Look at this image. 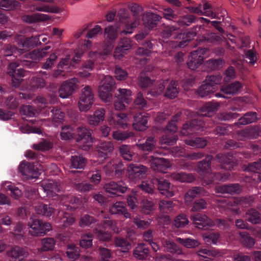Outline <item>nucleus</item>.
Here are the masks:
<instances>
[{
	"mask_svg": "<svg viewBox=\"0 0 261 261\" xmlns=\"http://www.w3.org/2000/svg\"><path fill=\"white\" fill-rule=\"evenodd\" d=\"M212 158L211 156H207L205 160L201 162L198 165V169L201 174H204L203 177V182L206 185H208L212 183L213 180L210 179L207 181V179L212 178L215 177L217 179L224 181L226 180L229 176V175L226 174L224 176H222L220 174L217 175H214L213 173L210 172V161Z\"/></svg>",
	"mask_w": 261,
	"mask_h": 261,
	"instance_id": "nucleus-1",
	"label": "nucleus"
},
{
	"mask_svg": "<svg viewBox=\"0 0 261 261\" xmlns=\"http://www.w3.org/2000/svg\"><path fill=\"white\" fill-rule=\"evenodd\" d=\"M94 94L91 88L87 86L81 90L78 101V108L81 112H87L94 103Z\"/></svg>",
	"mask_w": 261,
	"mask_h": 261,
	"instance_id": "nucleus-2",
	"label": "nucleus"
},
{
	"mask_svg": "<svg viewBox=\"0 0 261 261\" xmlns=\"http://www.w3.org/2000/svg\"><path fill=\"white\" fill-rule=\"evenodd\" d=\"M28 226L30 229L29 233L33 236H44L52 229L50 223L32 218L29 222Z\"/></svg>",
	"mask_w": 261,
	"mask_h": 261,
	"instance_id": "nucleus-3",
	"label": "nucleus"
},
{
	"mask_svg": "<svg viewBox=\"0 0 261 261\" xmlns=\"http://www.w3.org/2000/svg\"><path fill=\"white\" fill-rule=\"evenodd\" d=\"M107 228H109L115 233L119 232V228L117 227L115 222L111 220H106L103 221L102 225H98L95 229V234L97 238L102 241H108L110 239L111 234L106 231Z\"/></svg>",
	"mask_w": 261,
	"mask_h": 261,
	"instance_id": "nucleus-4",
	"label": "nucleus"
},
{
	"mask_svg": "<svg viewBox=\"0 0 261 261\" xmlns=\"http://www.w3.org/2000/svg\"><path fill=\"white\" fill-rule=\"evenodd\" d=\"M76 141L79 142V146L84 150H88L92 146V139L91 130L85 127H79L77 129Z\"/></svg>",
	"mask_w": 261,
	"mask_h": 261,
	"instance_id": "nucleus-5",
	"label": "nucleus"
},
{
	"mask_svg": "<svg viewBox=\"0 0 261 261\" xmlns=\"http://www.w3.org/2000/svg\"><path fill=\"white\" fill-rule=\"evenodd\" d=\"M147 170L143 165L130 164L127 169V176L130 180L135 182L145 176Z\"/></svg>",
	"mask_w": 261,
	"mask_h": 261,
	"instance_id": "nucleus-6",
	"label": "nucleus"
},
{
	"mask_svg": "<svg viewBox=\"0 0 261 261\" xmlns=\"http://www.w3.org/2000/svg\"><path fill=\"white\" fill-rule=\"evenodd\" d=\"M79 81L76 78H72L64 82L59 90V96L62 98H67L78 88Z\"/></svg>",
	"mask_w": 261,
	"mask_h": 261,
	"instance_id": "nucleus-7",
	"label": "nucleus"
},
{
	"mask_svg": "<svg viewBox=\"0 0 261 261\" xmlns=\"http://www.w3.org/2000/svg\"><path fill=\"white\" fill-rule=\"evenodd\" d=\"M113 47L114 45L112 42H105L102 46V52L91 51L88 53V57L94 62H99L111 54Z\"/></svg>",
	"mask_w": 261,
	"mask_h": 261,
	"instance_id": "nucleus-8",
	"label": "nucleus"
},
{
	"mask_svg": "<svg viewBox=\"0 0 261 261\" xmlns=\"http://www.w3.org/2000/svg\"><path fill=\"white\" fill-rule=\"evenodd\" d=\"M206 51L205 48H200L192 52L187 63L188 67L192 70L197 68L202 64L204 58L206 57L204 55Z\"/></svg>",
	"mask_w": 261,
	"mask_h": 261,
	"instance_id": "nucleus-9",
	"label": "nucleus"
},
{
	"mask_svg": "<svg viewBox=\"0 0 261 261\" xmlns=\"http://www.w3.org/2000/svg\"><path fill=\"white\" fill-rule=\"evenodd\" d=\"M50 48V46H46L44 48L40 50H35L31 53H30L27 58L31 59L32 61H23L22 64L29 68H32L34 66L35 63L39 61L43 57L46 56L47 54V50Z\"/></svg>",
	"mask_w": 261,
	"mask_h": 261,
	"instance_id": "nucleus-10",
	"label": "nucleus"
},
{
	"mask_svg": "<svg viewBox=\"0 0 261 261\" xmlns=\"http://www.w3.org/2000/svg\"><path fill=\"white\" fill-rule=\"evenodd\" d=\"M19 66L17 63H12L10 64L8 69L9 74L12 76V85L14 87H17L19 85L21 81V77L24 76V71L20 68L16 69Z\"/></svg>",
	"mask_w": 261,
	"mask_h": 261,
	"instance_id": "nucleus-11",
	"label": "nucleus"
},
{
	"mask_svg": "<svg viewBox=\"0 0 261 261\" xmlns=\"http://www.w3.org/2000/svg\"><path fill=\"white\" fill-rule=\"evenodd\" d=\"M15 40L19 46L22 47L25 50L29 49L41 43L40 39L37 36L24 38L21 35H17Z\"/></svg>",
	"mask_w": 261,
	"mask_h": 261,
	"instance_id": "nucleus-12",
	"label": "nucleus"
},
{
	"mask_svg": "<svg viewBox=\"0 0 261 261\" xmlns=\"http://www.w3.org/2000/svg\"><path fill=\"white\" fill-rule=\"evenodd\" d=\"M114 149V147L111 142H100L97 146V157L98 158V164L102 163L109 154Z\"/></svg>",
	"mask_w": 261,
	"mask_h": 261,
	"instance_id": "nucleus-13",
	"label": "nucleus"
},
{
	"mask_svg": "<svg viewBox=\"0 0 261 261\" xmlns=\"http://www.w3.org/2000/svg\"><path fill=\"white\" fill-rule=\"evenodd\" d=\"M195 226L199 229H207L214 225V222L205 215L196 214L191 217Z\"/></svg>",
	"mask_w": 261,
	"mask_h": 261,
	"instance_id": "nucleus-14",
	"label": "nucleus"
},
{
	"mask_svg": "<svg viewBox=\"0 0 261 261\" xmlns=\"http://www.w3.org/2000/svg\"><path fill=\"white\" fill-rule=\"evenodd\" d=\"M19 170L28 179L36 178L40 174L39 171L34 169L33 165L28 163L21 162L19 166Z\"/></svg>",
	"mask_w": 261,
	"mask_h": 261,
	"instance_id": "nucleus-15",
	"label": "nucleus"
},
{
	"mask_svg": "<svg viewBox=\"0 0 261 261\" xmlns=\"http://www.w3.org/2000/svg\"><path fill=\"white\" fill-rule=\"evenodd\" d=\"M7 255L12 261H23L28 256V253L24 249L15 246L8 251Z\"/></svg>",
	"mask_w": 261,
	"mask_h": 261,
	"instance_id": "nucleus-16",
	"label": "nucleus"
},
{
	"mask_svg": "<svg viewBox=\"0 0 261 261\" xmlns=\"http://www.w3.org/2000/svg\"><path fill=\"white\" fill-rule=\"evenodd\" d=\"M131 47L130 41L129 39L125 38L122 39L119 42L115 50L114 57L115 59H120L126 53V51L129 50Z\"/></svg>",
	"mask_w": 261,
	"mask_h": 261,
	"instance_id": "nucleus-17",
	"label": "nucleus"
},
{
	"mask_svg": "<svg viewBox=\"0 0 261 261\" xmlns=\"http://www.w3.org/2000/svg\"><path fill=\"white\" fill-rule=\"evenodd\" d=\"M150 165L153 170L164 173L171 167L169 161L164 158L153 159Z\"/></svg>",
	"mask_w": 261,
	"mask_h": 261,
	"instance_id": "nucleus-18",
	"label": "nucleus"
},
{
	"mask_svg": "<svg viewBox=\"0 0 261 261\" xmlns=\"http://www.w3.org/2000/svg\"><path fill=\"white\" fill-rule=\"evenodd\" d=\"M106 191L110 193L117 194V193H124L127 189V186L122 181L118 182H111L105 186Z\"/></svg>",
	"mask_w": 261,
	"mask_h": 261,
	"instance_id": "nucleus-19",
	"label": "nucleus"
},
{
	"mask_svg": "<svg viewBox=\"0 0 261 261\" xmlns=\"http://www.w3.org/2000/svg\"><path fill=\"white\" fill-rule=\"evenodd\" d=\"M203 121L194 120L190 124L186 123L183 126L180 133L181 135L186 136L193 134L200 127H203Z\"/></svg>",
	"mask_w": 261,
	"mask_h": 261,
	"instance_id": "nucleus-20",
	"label": "nucleus"
},
{
	"mask_svg": "<svg viewBox=\"0 0 261 261\" xmlns=\"http://www.w3.org/2000/svg\"><path fill=\"white\" fill-rule=\"evenodd\" d=\"M147 117L145 114L139 113L134 117V128L139 131H143L147 127Z\"/></svg>",
	"mask_w": 261,
	"mask_h": 261,
	"instance_id": "nucleus-21",
	"label": "nucleus"
},
{
	"mask_svg": "<svg viewBox=\"0 0 261 261\" xmlns=\"http://www.w3.org/2000/svg\"><path fill=\"white\" fill-rule=\"evenodd\" d=\"M105 115V110L103 109H98L95 111L93 115H89L87 116L88 123L91 125L97 126L103 121Z\"/></svg>",
	"mask_w": 261,
	"mask_h": 261,
	"instance_id": "nucleus-22",
	"label": "nucleus"
},
{
	"mask_svg": "<svg viewBox=\"0 0 261 261\" xmlns=\"http://www.w3.org/2000/svg\"><path fill=\"white\" fill-rule=\"evenodd\" d=\"M158 189L160 193L167 197H172L174 195L172 188L170 186L169 181L165 179H158Z\"/></svg>",
	"mask_w": 261,
	"mask_h": 261,
	"instance_id": "nucleus-23",
	"label": "nucleus"
},
{
	"mask_svg": "<svg viewBox=\"0 0 261 261\" xmlns=\"http://www.w3.org/2000/svg\"><path fill=\"white\" fill-rule=\"evenodd\" d=\"M108 120L111 124L118 125L123 128H125L128 126L130 118L124 113L118 114L115 119L111 116H109Z\"/></svg>",
	"mask_w": 261,
	"mask_h": 261,
	"instance_id": "nucleus-24",
	"label": "nucleus"
},
{
	"mask_svg": "<svg viewBox=\"0 0 261 261\" xmlns=\"http://www.w3.org/2000/svg\"><path fill=\"white\" fill-rule=\"evenodd\" d=\"M41 190L46 193L49 197H54L53 193L58 192L59 187L57 182L53 180L44 181L41 184Z\"/></svg>",
	"mask_w": 261,
	"mask_h": 261,
	"instance_id": "nucleus-25",
	"label": "nucleus"
},
{
	"mask_svg": "<svg viewBox=\"0 0 261 261\" xmlns=\"http://www.w3.org/2000/svg\"><path fill=\"white\" fill-rule=\"evenodd\" d=\"M110 212L112 214H122L126 218L130 217V215L127 212L125 203L122 202L114 203L110 208Z\"/></svg>",
	"mask_w": 261,
	"mask_h": 261,
	"instance_id": "nucleus-26",
	"label": "nucleus"
},
{
	"mask_svg": "<svg viewBox=\"0 0 261 261\" xmlns=\"http://www.w3.org/2000/svg\"><path fill=\"white\" fill-rule=\"evenodd\" d=\"M242 84L239 82H236L228 86L222 87L221 91L225 94H235L241 91Z\"/></svg>",
	"mask_w": 261,
	"mask_h": 261,
	"instance_id": "nucleus-27",
	"label": "nucleus"
},
{
	"mask_svg": "<svg viewBox=\"0 0 261 261\" xmlns=\"http://www.w3.org/2000/svg\"><path fill=\"white\" fill-rule=\"evenodd\" d=\"M204 190L201 188L195 187L190 190L185 195V200L187 204H189L192 200L198 195H203Z\"/></svg>",
	"mask_w": 261,
	"mask_h": 261,
	"instance_id": "nucleus-28",
	"label": "nucleus"
},
{
	"mask_svg": "<svg viewBox=\"0 0 261 261\" xmlns=\"http://www.w3.org/2000/svg\"><path fill=\"white\" fill-rule=\"evenodd\" d=\"M35 211L39 215L50 217L54 213V209L47 205L38 203L34 206Z\"/></svg>",
	"mask_w": 261,
	"mask_h": 261,
	"instance_id": "nucleus-29",
	"label": "nucleus"
},
{
	"mask_svg": "<svg viewBox=\"0 0 261 261\" xmlns=\"http://www.w3.org/2000/svg\"><path fill=\"white\" fill-rule=\"evenodd\" d=\"M118 94L116 95V98L129 104L132 100V92L129 89H119Z\"/></svg>",
	"mask_w": 261,
	"mask_h": 261,
	"instance_id": "nucleus-30",
	"label": "nucleus"
},
{
	"mask_svg": "<svg viewBox=\"0 0 261 261\" xmlns=\"http://www.w3.org/2000/svg\"><path fill=\"white\" fill-rule=\"evenodd\" d=\"M193 12L196 14H203L213 18L216 16V13L212 10L211 6L208 3L204 4L203 11L201 10V7H198L193 8Z\"/></svg>",
	"mask_w": 261,
	"mask_h": 261,
	"instance_id": "nucleus-31",
	"label": "nucleus"
},
{
	"mask_svg": "<svg viewBox=\"0 0 261 261\" xmlns=\"http://www.w3.org/2000/svg\"><path fill=\"white\" fill-rule=\"evenodd\" d=\"M156 141L153 137H148L145 143H137L136 146L144 151H150L153 150L155 147Z\"/></svg>",
	"mask_w": 261,
	"mask_h": 261,
	"instance_id": "nucleus-32",
	"label": "nucleus"
},
{
	"mask_svg": "<svg viewBox=\"0 0 261 261\" xmlns=\"http://www.w3.org/2000/svg\"><path fill=\"white\" fill-rule=\"evenodd\" d=\"M162 244L167 251L177 254H182V250L173 242L170 240H165L162 242Z\"/></svg>",
	"mask_w": 261,
	"mask_h": 261,
	"instance_id": "nucleus-33",
	"label": "nucleus"
},
{
	"mask_svg": "<svg viewBox=\"0 0 261 261\" xmlns=\"http://www.w3.org/2000/svg\"><path fill=\"white\" fill-rule=\"evenodd\" d=\"M218 193H238L240 191V187L238 185H224L218 187L216 189Z\"/></svg>",
	"mask_w": 261,
	"mask_h": 261,
	"instance_id": "nucleus-34",
	"label": "nucleus"
},
{
	"mask_svg": "<svg viewBox=\"0 0 261 261\" xmlns=\"http://www.w3.org/2000/svg\"><path fill=\"white\" fill-rule=\"evenodd\" d=\"M122 166V164L121 163H119L117 164V161L116 160H112L110 162H109L104 167L103 170L106 174L110 175L115 170L116 173H118L119 172V169L118 168H121Z\"/></svg>",
	"mask_w": 261,
	"mask_h": 261,
	"instance_id": "nucleus-35",
	"label": "nucleus"
},
{
	"mask_svg": "<svg viewBox=\"0 0 261 261\" xmlns=\"http://www.w3.org/2000/svg\"><path fill=\"white\" fill-rule=\"evenodd\" d=\"M2 186L4 189L10 191L11 196L14 199H17L21 195V191L9 181L3 182Z\"/></svg>",
	"mask_w": 261,
	"mask_h": 261,
	"instance_id": "nucleus-36",
	"label": "nucleus"
},
{
	"mask_svg": "<svg viewBox=\"0 0 261 261\" xmlns=\"http://www.w3.org/2000/svg\"><path fill=\"white\" fill-rule=\"evenodd\" d=\"M20 7V3L16 1L3 0L0 2V8L4 10H12Z\"/></svg>",
	"mask_w": 261,
	"mask_h": 261,
	"instance_id": "nucleus-37",
	"label": "nucleus"
},
{
	"mask_svg": "<svg viewBox=\"0 0 261 261\" xmlns=\"http://www.w3.org/2000/svg\"><path fill=\"white\" fill-rule=\"evenodd\" d=\"M58 215L59 217H62L59 222L60 226L67 227L72 225L74 222L75 218L72 215L65 213L62 216V213L59 212Z\"/></svg>",
	"mask_w": 261,
	"mask_h": 261,
	"instance_id": "nucleus-38",
	"label": "nucleus"
},
{
	"mask_svg": "<svg viewBox=\"0 0 261 261\" xmlns=\"http://www.w3.org/2000/svg\"><path fill=\"white\" fill-rule=\"evenodd\" d=\"M217 109V106L216 105L207 103L201 108L200 114L203 116L211 117Z\"/></svg>",
	"mask_w": 261,
	"mask_h": 261,
	"instance_id": "nucleus-39",
	"label": "nucleus"
},
{
	"mask_svg": "<svg viewBox=\"0 0 261 261\" xmlns=\"http://www.w3.org/2000/svg\"><path fill=\"white\" fill-rule=\"evenodd\" d=\"M112 89L106 88L105 86H99V95L100 99L106 102H110L112 99V94L111 93Z\"/></svg>",
	"mask_w": 261,
	"mask_h": 261,
	"instance_id": "nucleus-40",
	"label": "nucleus"
},
{
	"mask_svg": "<svg viewBox=\"0 0 261 261\" xmlns=\"http://www.w3.org/2000/svg\"><path fill=\"white\" fill-rule=\"evenodd\" d=\"M221 81L220 75H211L207 76L204 81L209 87L214 89V92L218 89V85Z\"/></svg>",
	"mask_w": 261,
	"mask_h": 261,
	"instance_id": "nucleus-41",
	"label": "nucleus"
},
{
	"mask_svg": "<svg viewBox=\"0 0 261 261\" xmlns=\"http://www.w3.org/2000/svg\"><path fill=\"white\" fill-rule=\"evenodd\" d=\"M149 250L144 244H140L138 245L134 252L135 257L139 259H143L148 254Z\"/></svg>",
	"mask_w": 261,
	"mask_h": 261,
	"instance_id": "nucleus-42",
	"label": "nucleus"
},
{
	"mask_svg": "<svg viewBox=\"0 0 261 261\" xmlns=\"http://www.w3.org/2000/svg\"><path fill=\"white\" fill-rule=\"evenodd\" d=\"M56 244V241L51 238H44L41 240V247L39 249L41 251L52 250Z\"/></svg>",
	"mask_w": 261,
	"mask_h": 261,
	"instance_id": "nucleus-43",
	"label": "nucleus"
},
{
	"mask_svg": "<svg viewBox=\"0 0 261 261\" xmlns=\"http://www.w3.org/2000/svg\"><path fill=\"white\" fill-rule=\"evenodd\" d=\"M66 254L69 259L74 260L80 256V249L73 244L69 245L67 246Z\"/></svg>",
	"mask_w": 261,
	"mask_h": 261,
	"instance_id": "nucleus-44",
	"label": "nucleus"
},
{
	"mask_svg": "<svg viewBox=\"0 0 261 261\" xmlns=\"http://www.w3.org/2000/svg\"><path fill=\"white\" fill-rule=\"evenodd\" d=\"M214 92V89L209 87L204 82L197 90V94L201 97H210Z\"/></svg>",
	"mask_w": 261,
	"mask_h": 261,
	"instance_id": "nucleus-45",
	"label": "nucleus"
},
{
	"mask_svg": "<svg viewBox=\"0 0 261 261\" xmlns=\"http://www.w3.org/2000/svg\"><path fill=\"white\" fill-rule=\"evenodd\" d=\"M176 86V83L175 81H171L167 88L165 94V96L170 98H173L176 97L178 93Z\"/></svg>",
	"mask_w": 261,
	"mask_h": 261,
	"instance_id": "nucleus-46",
	"label": "nucleus"
},
{
	"mask_svg": "<svg viewBox=\"0 0 261 261\" xmlns=\"http://www.w3.org/2000/svg\"><path fill=\"white\" fill-rule=\"evenodd\" d=\"M257 120L256 114L255 112L246 113L243 117H241L238 122V124L245 125L255 122Z\"/></svg>",
	"mask_w": 261,
	"mask_h": 261,
	"instance_id": "nucleus-47",
	"label": "nucleus"
},
{
	"mask_svg": "<svg viewBox=\"0 0 261 261\" xmlns=\"http://www.w3.org/2000/svg\"><path fill=\"white\" fill-rule=\"evenodd\" d=\"M171 178L180 182H191L194 180V177L191 175H188L182 172L174 173L171 175Z\"/></svg>",
	"mask_w": 261,
	"mask_h": 261,
	"instance_id": "nucleus-48",
	"label": "nucleus"
},
{
	"mask_svg": "<svg viewBox=\"0 0 261 261\" xmlns=\"http://www.w3.org/2000/svg\"><path fill=\"white\" fill-rule=\"evenodd\" d=\"M176 241L177 242L188 248L196 247L200 244L197 240L190 238L184 239L180 238H177L176 239Z\"/></svg>",
	"mask_w": 261,
	"mask_h": 261,
	"instance_id": "nucleus-49",
	"label": "nucleus"
},
{
	"mask_svg": "<svg viewBox=\"0 0 261 261\" xmlns=\"http://www.w3.org/2000/svg\"><path fill=\"white\" fill-rule=\"evenodd\" d=\"M133 136L134 133L129 131L123 132L120 130H116L112 134L113 138L117 141H124Z\"/></svg>",
	"mask_w": 261,
	"mask_h": 261,
	"instance_id": "nucleus-50",
	"label": "nucleus"
},
{
	"mask_svg": "<svg viewBox=\"0 0 261 261\" xmlns=\"http://www.w3.org/2000/svg\"><path fill=\"white\" fill-rule=\"evenodd\" d=\"M71 162V166L75 169H82L86 165L85 160L81 156H72Z\"/></svg>",
	"mask_w": 261,
	"mask_h": 261,
	"instance_id": "nucleus-51",
	"label": "nucleus"
},
{
	"mask_svg": "<svg viewBox=\"0 0 261 261\" xmlns=\"http://www.w3.org/2000/svg\"><path fill=\"white\" fill-rule=\"evenodd\" d=\"M92 234L90 233L84 234L81 237L80 245L83 248H88L92 246Z\"/></svg>",
	"mask_w": 261,
	"mask_h": 261,
	"instance_id": "nucleus-52",
	"label": "nucleus"
},
{
	"mask_svg": "<svg viewBox=\"0 0 261 261\" xmlns=\"http://www.w3.org/2000/svg\"><path fill=\"white\" fill-rule=\"evenodd\" d=\"M51 113L53 121L57 125L63 122L64 118V113L62 112L59 109H53Z\"/></svg>",
	"mask_w": 261,
	"mask_h": 261,
	"instance_id": "nucleus-53",
	"label": "nucleus"
},
{
	"mask_svg": "<svg viewBox=\"0 0 261 261\" xmlns=\"http://www.w3.org/2000/svg\"><path fill=\"white\" fill-rule=\"evenodd\" d=\"M116 246L121 248V251L125 253L130 249V245L125 239L117 238L115 240Z\"/></svg>",
	"mask_w": 261,
	"mask_h": 261,
	"instance_id": "nucleus-54",
	"label": "nucleus"
},
{
	"mask_svg": "<svg viewBox=\"0 0 261 261\" xmlns=\"http://www.w3.org/2000/svg\"><path fill=\"white\" fill-rule=\"evenodd\" d=\"M217 254L214 250H208L205 248L201 249L197 252L198 255L205 260L211 259L212 257L216 256Z\"/></svg>",
	"mask_w": 261,
	"mask_h": 261,
	"instance_id": "nucleus-55",
	"label": "nucleus"
},
{
	"mask_svg": "<svg viewBox=\"0 0 261 261\" xmlns=\"http://www.w3.org/2000/svg\"><path fill=\"white\" fill-rule=\"evenodd\" d=\"M61 201H64V203L69 202L70 204L73 205V206H70L71 208H76L77 207V205H81V200L78 198L71 196H63L61 199Z\"/></svg>",
	"mask_w": 261,
	"mask_h": 261,
	"instance_id": "nucleus-56",
	"label": "nucleus"
},
{
	"mask_svg": "<svg viewBox=\"0 0 261 261\" xmlns=\"http://www.w3.org/2000/svg\"><path fill=\"white\" fill-rule=\"evenodd\" d=\"M186 143L195 148H203L206 145L207 141L202 138H196L194 140H187Z\"/></svg>",
	"mask_w": 261,
	"mask_h": 261,
	"instance_id": "nucleus-57",
	"label": "nucleus"
},
{
	"mask_svg": "<svg viewBox=\"0 0 261 261\" xmlns=\"http://www.w3.org/2000/svg\"><path fill=\"white\" fill-rule=\"evenodd\" d=\"M189 223L187 216L184 214H180L174 219L173 224L177 228L183 227Z\"/></svg>",
	"mask_w": 261,
	"mask_h": 261,
	"instance_id": "nucleus-58",
	"label": "nucleus"
},
{
	"mask_svg": "<svg viewBox=\"0 0 261 261\" xmlns=\"http://www.w3.org/2000/svg\"><path fill=\"white\" fill-rule=\"evenodd\" d=\"M141 207L143 212L146 214H149L154 209V203L148 199H143L141 202Z\"/></svg>",
	"mask_w": 261,
	"mask_h": 261,
	"instance_id": "nucleus-59",
	"label": "nucleus"
},
{
	"mask_svg": "<svg viewBox=\"0 0 261 261\" xmlns=\"http://www.w3.org/2000/svg\"><path fill=\"white\" fill-rule=\"evenodd\" d=\"M74 133L72 128L69 126H65L62 128L61 137L64 140H69L73 137Z\"/></svg>",
	"mask_w": 261,
	"mask_h": 261,
	"instance_id": "nucleus-60",
	"label": "nucleus"
},
{
	"mask_svg": "<svg viewBox=\"0 0 261 261\" xmlns=\"http://www.w3.org/2000/svg\"><path fill=\"white\" fill-rule=\"evenodd\" d=\"M117 27L112 26L107 27L105 29V35L110 40H114L117 36Z\"/></svg>",
	"mask_w": 261,
	"mask_h": 261,
	"instance_id": "nucleus-61",
	"label": "nucleus"
},
{
	"mask_svg": "<svg viewBox=\"0 0 261 261\" xmlns=\"http://www.w3.org/2000/svg\"><path fill=\"white\" fill-rule=\"evenodd\" d=\"M120 152L124 160L131 161L133 159V154L129 150V146L127 145H122L119 148Z\"/></svg>",
	"mask_w": 261,
	"mask_h": 261,
	"instance_id": "nucleus-62",
	"label": "nucleus"
},
{
	"mask_svg": "<svg viewBox=\"0 0 261 261\" xmlns=\"http://www.w3.org/2000/svg\"><path fill=\"white\" fill-rule=\"evenodd\" d=\"M247 217L250 222L254 224L260 221L259 214L254 210H249L247 213Z\"/></svg>",
	"mask_w": 261,
	"mask_h": 261,
	"instance_id": "nucleus-63",
	"label": "nucleus"
},
{
	"mask_svg": "<svg viewBox=\"0 0 261 261\" xmlns=\"http://www.w3.org/2000/svg\"><path fill=\"white\" fill-rule=\"evenodd\" d=\"M203 238L207 244H216L218 241L219 235L216 233H205L203 236Z\"/></svg>",
	"mask_w": 261,
	"mask_h": 261,
	"instance_id": "nucleus-64",
	"label": "nucleus"
}]
</instances>
